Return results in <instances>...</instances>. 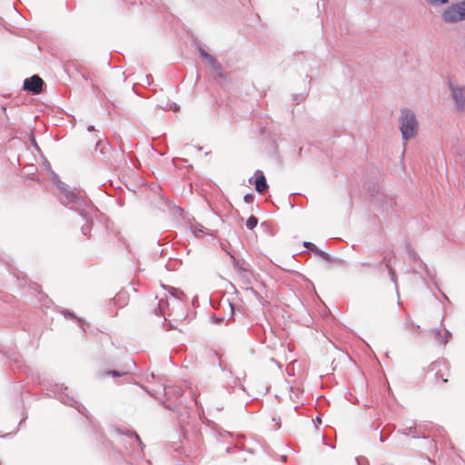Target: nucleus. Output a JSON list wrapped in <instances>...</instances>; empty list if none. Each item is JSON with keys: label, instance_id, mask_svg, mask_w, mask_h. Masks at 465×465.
Returning a JSON list of instances; mask_svg holds the SVG:
<instances>
[{"label": "nucleus", "instance_id": "39", "mask_svg": "<svg viewBox=\"0 0 465 465\" xmlns=\"http://www.w3.org/2000/svg\"><path fill=\"white\" fill-rule=\"evenodd\" d=\"M386 439H387V437H385V436L383 435L382 431H381V433H380V440H381V442H384V441L386 440Z\"/></svg>", "mask_w": 465, "mask_h": 465}, {"label": "nucleus", "instance_id": "23", "mask_svg": "<svg viewBox=\"0 0 465 465\" xmlns=\"http://www.w3.org/2000/svg\"><path fill=\"white\" fill-rule=\"evenodd\" d=\"M258 224V218L254 215H251L245 223L246 228L248 230H253Z\"/></svg>", "mask_w": 465, "mask_h": 465}, {"label": "nucleus", "instance_id": "33", "mask_svg": "<svg viewBox=\"0 0 465 465\" xmlns=\"http://www.w3.org/2000/svg\"><path fill=\"white\" fill-rule=\"evenodd\" d=\"M171 109H172L173 112H177V111L180 109V106H179L177 104L173 103V104H171Z\"/></svg>", "mask_w": 465, "mask_h": 465}, {"label": "nucleus", "instance_id": "31", "mask_svg": "<svg viewBox=\"0 0 465 465\" xmlns=\"http://www.w3.org/2000/svg\"><path fill=\"white\" fill-rule=\"evenodd\" d=\"M392 255H393V252H391L390 253L385 254V255L383 256L382 262H383L384 263H386L388 261H389V262H391V260Z\"/></svg>", "mask_w": 465, "mask_h": 465}, {"label": "nucleus", "instance_id": "5", "mask_svg": "<svg viewBox=\"0 0 465 465\" xmlns=\"http://www.w3.org/2000/svg\"><path fill=\"white\" fill-rule=\"evenodd\" d=\"M441 19L448 24L465 20V0L447 6L442 11Z\"/></svg>", "mask_w": 465, "mask_h": 465}, {"label": "nucleus", "instance_id": "25", "mask_svg": "<svg viewBox=\"0 0 465 465\" xmlns=\"http://www.w3.org/2000/svg\"><path fill=\"white\" fill-rule=\"evenodd\" d=\"M430 5L433 6H440L446 5L449 0H426Z\"/></svg>", "mask_w": 465, "mask_h": 465}, {"label": "nucleus", "instance_id": "52", "mask_svg": "<svg viewBox=\"0 0 465 465\" xmlns=\"http://www.w3.org/2000/svg\"><path fill=\"white\" fill-rule=\"evenodd\" d=\"M431 448H433V449L435 450V448L433 447V445H431V444L430 443L429 449H431Z\"/></svg>", "mask_w": 465, "mask_h": 465}, {"label": "nucleus", "instance_id": "13", "mask_svg": "<svg viewBox=\"0 0 465 465\" xmlns=\"http://www.w3.org/2000/svg\"><path fill=\"white\" fill-rule=\"evenodd\" d=\"M255 190L257 193L262 194L268 189V183L266 181V177L262 171L256 170L255 172V180H254Z\"/></svg>", "mask_w": 465, "mask_h": 465}, {"label": "nucleus", "instance_id": "19", "mask_svg": "<svg viewBox=\"0 0 465 465\" xmlns=\"http://www.w3.org/2000/svg\"><path fill=\"white\" fill-rule=\"evenodd\" d=\"M163 287L168 291L169 294L172 297H173L174 299H176L178 301H183L185 298L184 292L178 288L172 287V286H164V285H163Z\"/></svg>", "mask_w": 465, "mask_h": 465}, {"label": "nucleus", "instance_id": "22", "mask_svg": "<svg viewBox=\"0 0 465 465\" xmlns=\"http://www.w3.org/2000/svg\"><path fill=\"white\" fill-rule=\"evenodd\" d=\"M167 306H168L167 301H165L164 299H160L158 301V306L154 310L155 314L156 315H163V312H164V310L166 309Z\"/></svg>", "mask_w": 465, "mask_h": 465}, {"label": "nucleus", "instance_id": "20", "mask_svg": "<svg viewBox=\"0 0 465 465\" xmlns=\"http://www.w3.org/2000/svg\"><path fill=\"white\" fill-rule=\"evenodd\" d=\"M191 230L194 236L200 237L205 233V228L200 223H194L191 226Z\"/></svg>", "mask_w": 465, "mask_h": 465}, {"label": "nucleus", "instance_id": "3", "mask_svg": "<svg viewBox=\"0 0 465 465\" xmlns=\"http://www.w3.org/2000/svg\"><path fill=\"white\" fill-rule=\"evenodd\" d=\"M49 177L52 183L57 187L59 191V202L68 207L73 203V206L75 207V203H81L82 197L85 195L84 192L77 190H69L68 186L60 180L58 174H56L54 171L49 170Z\"/></svg>", "mask_w": 465, "mask_h": 465}, {"label": "nucleus", "instance_id": "36", "mask_svg": "<svg viewBox=\"0 0 465 465\" xmlns=\"http://www.w3.org/2000/svg\"><path fill=\"white\" fill-rule=\"evenodd\" d=\"M145 79H146V84H147L148 85H150V84H151V82H152V80H153V76H152L151 74H147V75H145Z\"/></svg>", "mask_w": 465, "mask_h": 465}, {"label": "nucleus", "instance_id": "50", "mask_svg": "<svg viewBox=\"0 0 465 465\" xmlns=\"http://www.w3.org/2000/svg\"><path fill=\"white\" fill-rule=\"evenodd\" d=\"M286 459H287V457H286V456H284V455H283V456H282V460L283 461H285V460H286Z\"/></svg>", "mask_w": 465, "mask_h": 465}, {"label": "nucleus", "instance_id": "27", "mask_svg": "<svg viewBox=\"0 0 465 465\" xmlns=\"http://www.w3.org/2000/svg\"><path fill=\"white\" fill-rule=\"evenodd\" d=\"M355 460L358 465H370V461L366 457L359 456Z\"/></svg>", "mask_w": 465, "mask_h": 465}, {"label": "nucleus", "instance_id": "16", "mask_svg": "<svg viewBox=\"0 0 465 465\" xmlns=\"http://www.w3.org/2000/svg\"><path fill=\"white\" fill-rule=\"evenodd\" d=\"M60 313L66 319H69V320H72L74 321V322H76V324L83 330V331L84 332L85 331V329H84V325H85V322L80 318V317H77L74 312H71L70 310L68 309H61L60 310Z\"/></svg>", "mask_w": 465, "mask_h": 465}, {"label": "nucleus", "instance_id": "21", "mask_svg": "<svg viewBox=\"0 0 465 465\" xmlns=\"http://www.w3.org/2000/svg\"><path fill=\"white\" fill-rule=\"evenodd\" d=\"M405 328L412 334H419L420 332V327L411 321H407L405 322Z\"/></svg>", "mask_w": 465, "mask_h": 465}, {"label": "nucleus", "instance_id": "30", "mask_svg": "<svg viewBox=\"0 0 465 465\" xmlns=\"http://www.w3.org/2000/svg\"><path fill=\"white\" fill-rule=\"evenodd\" d=\"M5 355L14 361H16V362L18 361V357L15 352H12V353L5 352Z\"/></svg>", "mask_w": 465, "mask_h": 465}, {"label": "nucleus", "instance_id": "46", "mask_svg": "<svg viewBox=\"0 0 465 465\" xmlns=\"http://www.w3.org/2000/svg\"><path fill=\"white\" fill-rule=\"evenodd\" d=\"M168 389L169 388L167 386L163 385V390L165 391V393H168V391H167Z\"/></svg>", "mask_w": 465, "mask_h": 465}, {"label": "nucleus", "instance_id": "53", "mask_svg": "<svg viewBox=\"0 0 465 465\" xmlns=\"http://www.w3.org/2000/svg\"><path fill=\"white\" fill-rule=\"evenodd\" d=\"M13 9H14L15 12H17V10H16V8H15V5H13Z\"/></svg>", "mask_w": 465, "mask_h": 465}, {"label": "nucleus", "instance_id": "29", "mask_svg": "<svg viewBox=\"0 0 465 465\" xmlns=\"http://www.w3.org/2000/svg\"><path fill=\"white\" fill-rule=\"evenodd\" d=\"M390 277H391V281L394 283L397 294L399 295L398 284H397V276H396L395 271H391V272Z\"/></svg>", "mask_w": 465, "mask_h": 465}, {"label": "nucleus", "instance_id": "51", "mask_svg": "<svg viewBox=\"0 0 465 465\" xmlns=\"http://www.w3.org/2000/svg\"><path fill=\"white\" fill-rule=\"evenodd\" d=\"M180 447H181V446H180V445H178L177 447H175L174 450H176V451H177V450H179V448H180Z\"/></svg>", "mask_w": 465, "mask_h": 465}, {"label": "nucleus", "instance_id": "12", "mask_svg": "<svg viewBox=\"0 0 465 465\" xmlns=\"http://www.w3.org/2000/svg\"><path fill=\"white\" fill-rule=\"evenodd\" d=\"M95 139V151H98L104 156V161H107V156L112 150L110 143L105 140L104 134L99 132L96 134Z\"/></svg>", "mask_w": 465, "mask_h": 465}, {"label": "nucleus", "instance_id": "6", "mask_svg": "<svg viewBox=\"0 0 465 465\" xmlns=\"http://www.w3.org/2000/svg\"><path fill=\"white\" fill-rule=\"evenodd\" d=\"M196 49L201 58L207 62L213 71L215 73V77L224 79L226 74L223 71L222 64L216 60L214 56L210 54L200 44H195Z\"/></svg>", "mask_w": 465, "mask_h": 465}, {"label": "nucleus", "instance_id": "14", "mask_svg": "<svg viewBox=\"0 0 465 465\" xmlns=\"http://www.w3.org/2000/svg\"><path fill=\"white\" fill-rule=\"evenodd\" d=\"M381 209L383 212H385L387 214L390 213H397V203L396 200L393 197L391 196H383V200L381 203Z\"/></svg>", "mask_w": 465, "mask_h": 465}, {"label": "nucleus", "instance_id": "44", "mask_svg": "<svg viewBox=\"0 0 465 465\" xmlns=\"http://www.w3.org/2000/svg\"><path fill=\"white\" fill-rule=\"evenodd\" d=\"M250 290L255 296H258V292L252 287H251Z\"/></svg>", "mask_w": 465, "mask_h": 465}, {"label": "nucleus", "instance_id": "32", "mask_svg": "<svg viewBox=\"0 0 465 465\" xmlns=\"http://www.w3.org/2000/svg\"><path fill=\"white\" fill-rule=\"evenodd\" d=\"M213 321L214 323L219 324L223 322V317H213Z\"/></svg>", "mask_w": 465, "mask_h": 465}, {"label": "nucleus", "instance_id": "7", "mask_svg": "<svg viewBox=\"0 0 465 465\" xmlns=\"http://www.w3.org/2000/svg\"><path fill=\"white\" fill-rule=\"evenodd\" d=\"M398 432L404 436H411L413 439H427V423L414 421L412 425L402 428Z\"/></svg>", "mask_w": 465, "mask_h": 465}, {"label": "nucleus", "instance_id": "42", "mask_svg": "<svg viewBox=\"0 0 465 465\" xmlns=\"http://www.w3.org/2000/svg\"><path fill=\"white\" fill-rule=\"evenodd\" d=\"M87 131H88V132H93V131H95V128H94V125H89V126L87 127Z\"/></svg>", "mask_w": 465, "mask_h": 465}, {"label": "nucleus", "instance_id": "2", "mask_svg": "<svg viewBox=\"0 0 465 465\" xmlns=\"http://www.w3.org/2000/svg\"><path fill=\"white\" fill-rule=\"evenodd\" d=\"M80 204L75 203V207L73 203L67 208L77 213L84 220V223L81 226V232L83 235L87 236L90 234L94 220L97 218L99 212L98 208L87 198L86 194L82 197Z\"/></svg>", "mask_w": 465, "mask_h": 465}, {"label": "nucleus", "instance_id": "9", "mask_svg": "<svg viewBox=\"0 0 465 465\" xmlns=\"http://www.w3.org/2000/svg\"><path fill=\"white\" fill-rule=\"evenodd\" d=\"M44 84V80L38 74H34L25 79L23 88L33 94H38L42 92Z\"/></svg>", "mask_w": 465, "mask_h": 465}, {"label": "nucleus", "instance_id": "45", "mask_svg": "<svg viewBox=\"0 0 465 465\" xmlns=\"http://www.w3.org/2000/svg\"><path fill=\"white\" fill-rule=\"evenodd\" d=\"M232 450H233L232 448L228 447V448H226V452L227 453H232Z\"/></svg>", "mask_w": 465, "mask_h": 465}, {"label": "nucleus", "instance_id": "26", "mask_svg": "<svg viewBox=\"0 0 465 465\" xmlns=\"http://www.w3.org/2000/svg\"><path fill=\"white\" fill-rule=\"evenodd\" d=\"M303 246L312 252L313 253L317 251L318 247L311 242H303Z\"/></svg>", "mask_w": 465, "mask_h": 465}, {"label": "nucleus", "instance_id": "49", "mask_svg": "<svg viewBox=\"0 0 465 465\" xmlns=\"http://www.w3.org/2000/svg\"><path fill=\"white\" fill-rule=\"evenodd\" d=\"M229 305H230V307H231V311L232 312V311H233V306H232V304L231 302H229Z\"/></svg>", "mask_w": 465, "mask_h": 465}, {"label": "nucleus", "instance_id": "34", "mask_svg": "<svg viewBox=\"0 0 465 465\" xmlns=\"http://www.w3.org/2000/svg\"><path fill=\"white\" fill-rule=\"evenodd\" d=\"M140 3L141 4L146 3V4H149V5H156L155 0H140Z\"/></svg>", "mask_w": 465, "mask_h": 465}, {"label": "nucleus", "instance_id": "37", "mask_svg": "<svg viewBox=\"0 0 465 465\" xmlns=\"http://www.w3.org/2000/svg\"><path fill=\"white\" fill-rule=\"evenodd\" d=\"M409 254H410V256L412 258V260H413V261H416V260H417V254H416L412 250H411V251L409 252Z\"/></svg>", "mask_w": 465, "mask_h": 465}, {"label": "nucleus", "instance_id": "41", "mask_svg": "<svg viewBox=\"0 0 465 465\" xmlns=\"http://www.w3.org/2000/svg\"><path fill=\"white\" fill-rule=\"evenodd\" d=\"M382 263H384V262H383L382 261H381L380 262H378V263L375 265V268H376L377 270H380V269H381V264H382Z\"/></svg>", "mask_w": 465, "mask_h": 465}, {"label": "nucleus", "instance_id": "47", "mask_svg": "<svg viewBox=\"0 0 465 465\" xmlns=\"http://www.w3.org/2000/svg\"><path fill=\"white\" fill-rule=\"evenodd\" d=\"M175 393H177L178 395H181V394H182V391H181V390H180V389H178V390L175 391Z\"/></svg>", "mask_w": 465, "mask_h": 465}, {"label": "nucleus", "instance_id": "54", "mask_svg": "<svg viewBox=\"0 0 465 465\" xmlns=\"http://www.w3.org/2000/svg\"><path fill=\"white\" fill-rule=\"evenodd\" d=\"M361 265H368L367 262H361Z\"/></svg>", "mask_w": 465, "mask_h": 465}, {"label": "nucleus", "instance_id": "40", "mask_svg": "<svg viewBox=\"0 0 465 465\" xmlns=\"http://www.w3.org/2000/svg\"><path fill=\"white\" fill-rule=\"evenodd\" d=\"M272 421H274L279 427L281 426L280 425V418H272Z\"/></svg>", "mask_w": 465, "mask_h": 465}, {"label": "nucleus", "instance_id": "24", "mask_svg": "<svg viewBox=\"0 0 465 465\" xmlns=\"http://www.w3.org/2000/svg\"><path fill=\"white\" fill-rule=\"evenodd\" d=\"M314 254L320 256L322 260L331 262L332 261V257L326 252L322 251L321 249H317Z\"/></svg>", "mask_w": 465, "mask_h": 465}, {"label": "nucleus", "instance_id": "48", "mask_svg": "<svg viewBox=\"0 0 465 465\" xmlns=\"http://www.w3.org/2000/svg\"><path fill=\"white\" fill-rule=\"evenodd\" d=\"M316 421H317V422H319V423H321V422H322L321 418H320V417H316Z\"/></svg>", "mask_w": 465, "mask_h": 465}, {"label": "nucleus", "instance_id": "10", "mask_svg": "<svg viewBox=\"0 0 465 465\" xmlns=\"http://www.w3.org/2000/svg\"><path fill=\"white\" fill-rule=\"evenodd\" d=\"M446 435L445 430L439 425H431L427 423V439L431 438L430 443L433 445L435 450H438L436 438H443Z\"/></svg>", "mask_w": 465, "mask_h": 465}, {"label": "nucleus", "instance_id": "17", "mask_svg": "<svg viewBox=\"0 0 465 465\" xmlns=\"http://www.w3.org/2000/svg\"><path fill=\"white\" fill-rule=\"evenodd\" d=\"M135 366V362L134 361H131V362H127L125 364V368L124 370H112V371H105L103 373V376H105V375H110L114 378L115 377H122V376H124L126 375L127 373H129L131 371V366Z\"/></svg>", "mask_w": 465, "mask_h": 465}, {"label": "nucleus", "instance_id": "35", "mask_svg": "<svg viewBox=\"0 0 465 465\" xmlns=\"http://www.w3.org/2000/svg\"><path fill=\"white\" fill-rule=\"evenodd\" d=\"M385 267L388 270L389 273H391V271H394L391 265V262H389V261L385 263Z\"/></svg>", "mask_w": 465, "mask_h": 465}, {"label": "nucleus", "instance_id": "38", "mask_svg": "<svg viewBox=\"0 0 465 465\" xmlns=\"http://www.w3.org/2000/svg\"><path fill=\"white\" fill-rule=\"evenodd\" d=\"M443 301L449 302V298H448V296L445 293L442 292L441 293V300H440V302H443Z\"/></svg>", "mask_w": 465, "mask_h": 465}, {"label": "nucleus", "instance_id": "8", "mask_svg": "<svg viewBox=\"0 0 465 465\" xmlns=\"http://www.w3.org/2000/svg\"><path fill=\"white\" fill-rule=\"evenodd\" d=\"M449 88L456 108L462 111L465 108V86H457L451 81H449Z\"/></svg>", "mask_w": 465, "mask_h": 465}, {"label": "nucleus", "instance_id": "1", "mask_svg": "<svg viewBox=\"0 0 465 465\" xmlns=\"http://www.w3.org/2000/svg\"><path fill=\"white\" fill-rule=\"evenodd\" d=\"M42 385L43 389L46 391V395L59 400L64 405L74 407L79 413L89 419L86 408L67 393V386L50 381H44Z\"/></svg>", "mask_w": 465, "mask_h": 465}, {"label": "nucleus", "instance_id": "11", "mask_svg": "<svg viewBox=\"0 0 465 465\" xmlns=\"http://www.w3.org/2000/svg\"><path fill=\"white\" fill-rule=\"evenodd\" d=\"M443 370H448V363L447 361L442 358L431 362L429 367V371L434 372L437 379H441L443 382H446L448 380L444 377L445 373Z\"/></svg>", "mask_w": 465, "mask_h": 465}, {"label": "nucleus", "instance_id": "15", "mask_svg": "<svg viewBox=\"0 0 465 465\" xmlns=\"http://www.w3.org/2000/svg\"><path fill=\"white\" fill-rule=\"evenodd\" d=\"M430 331L435 336L440 345H446L452 336L451 332L447 329L443 332L440 329L436 328L430 329Z\"/></svg>", "mask_w": 465, "mask_h": 465}, {"label": "nucleus", "instance_id": "18", "mask_svg": "<svg viewBox=\"0 0 465 465\" xmlns=\"http://www.w3.org/2000/svg\"><path fill=\"white\" fill-rule=\"evenodd\" d=\"M227 253L230 255L232 259V263L234 270H236L240 274L247 272L248 269L246 268L245 262L243 260L236 259L235 256L230 252H227Z\"/></svg>", "mask_w": 465, "mask_h": 465}, {"label": "nucleus", "instance_id": "4", "mask_svg": "<svg viewBox=\"0 0 465 465\" xmlns=\"http://www.w3.org/2000/svg\"><path fill=\"white\" fill-rule=\"evenodd\" d=\"M399 128L403 140H410L416 135L418 132V122L416 115L411 110L408 108L401 110V114L399 118Z\"/></svg>", "mask_w": 465, "mask_h": 465}, {"label": "nucleus", "instance_id": "43", "mask_svg": "<svg viewBox=\"0 0 465 465\" xmlns=\"http://www.w3.org/2000/svg\"><path fill=\"white\" fill-rule=\"evenodd\" d=\"M1 111H2V113H3L4 114H6V106L2 105V106H1Z\"/></svg>", "mask_w": 465, "mask_h": 465}, {"label": "nucleus", "instance_id": "28", "mask_svg": "<svg viewBox=\"0 0 465 465\" xmlns=\"http://www.w3.org/2000/svg\"><path fill=\"white\" fill-rule=\"evenodd\" d=\"M254 194L253 193H246L244 196H243V201L246 203H252L253 201H254Z\"/></svg>", "mask_w": 465, "mask_h": 465}]
</instances>
